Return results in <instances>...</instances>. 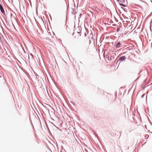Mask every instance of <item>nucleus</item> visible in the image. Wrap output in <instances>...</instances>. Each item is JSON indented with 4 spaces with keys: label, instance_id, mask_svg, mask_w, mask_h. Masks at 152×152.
<instances>
[{
    "label": "nucleus",
    "instance_id": "0eeeda50",
    "mask_svg": "<svg viewBox=\"0 0 152 152\" xmlns=\"http://www.w3.org/2000/svg\"><path fill=\"white\" fill-rule=\"evenodd\" d=\"M118 1H120L121 2H124V0H118Z\"/></svg>",
    "mask_w": 152,
    "mask_h": 152
},
{
    "label": "nucleus",
    "instance_id": "f257e3e1",
    "mask_svg": "<svg viewBox=\"0 0 152 152\" xmlns=\"http://www.w3.org/2000/svg\"><path fill=\"white\" fill-rule=\"evenodd\" d=\"M0 9L2 13H4V11L3 9V7L1 5V4H0Z\"/></svg>",
    "mask_w": 152,
    "mask_h": 152
},
{
    "label": "nucleus",
    "instance_id": "9d476101",
    "mask_svg": "<svg viewBox=\"0 0 152 152\" xmlns=\"http://www.w3.org/2000/svg\"><path fill=\"white\" fill-rule=\"evenodd\" d=\"M129 28H132V26H129Z\"/></svg>",
    "mask_w": 152,
    "mask_h": 152
},
{
    "label": "nucleus",
    "instance_id": "423d86ee",
    "mask_svg": "<svg viewBox=\"0 0 152 152\" xmlns=\"http://www.w3.org/2000/svg\"><path fill=\"white\" fill-rule=\"evenodd\" d=\"M87 49V50L88 49H89V45H86V46Z\"/></svg>",
    "mask_w": 152,
    "mask_h": 152
},
{
    "label": "nucleus",
    "instance_id": "7ed1b4c3",
    "mask_svg": "<svg viewBox=\"0 0 152 152\" xmlns=\"http://www.w3.org/2000/svg\"><path fill=\"white\" fill-rule=\"evenodd\" d=\"M121 45V44L119 42H118L117 43V45H116V48H120Z\"/></svg>",
    "mask_w": 152,
    "mask_h": 152
},
{
    "label": "nucleus",
    "instance_id": "39448f33",
    "mask_svg": "<svg viewBox=\"0 0 152 152\" xmlns=\"http://www.w3.org/2000/svg\"><path fill=\"white\" fill-rule=\"evenodd\" d=\"M2 37V35L1 33H0V40H1Z\"/></svg>",
    "mask_w": 152,
    "mask_h": 152
},
{
    "label": "nucleus",
    "instance_id": "1a4fd4ad",
    "mask_svg": "<svg viewBox=\"0 0 152 152\" xmlns=\"http://www.w3.org/2000/svg\"><path fill=\"white\" fill-rule=\"evenodd\" d=\"M119 30H120V29L119 28H118V29H117V31H119Z\"/></svg>",
    "mask_w": 152,
    "mask_h": 152
},
{
    "label": "nucleus",
    "instance_id": "20e7f679",
    "mask_svg": "<svg viewBox=\"0 0 152 152\" xmlns=\"http://www.w3.org/2000/svg\"><path fill=\"white\" fill-rule=\"evenodd\" d=\"M125 59V57L124 56H121L119 58V60L122 61H123Z\"/></svg>",
    "mask_w": 152,
    "mask_h": 152
},
{
    "label": "nucleus",
    "instance_id": "6e6552de",
    "mask_svg": "<svg viewBox=\"0 0 152 152\" xmlns=\"http://www.w3.org/2000/svg\"><path fill=\"white\" fill-rule=\"evenodd\" d=\"M145 96V94H143L142 96H141V97L142 98L143 97Z\"/></svg>",
    "mask_w": 152,
    "mask_h": 152
},
{
    "label": "nucleus",
    "instance_id": "f03ea898",
    "mask_svg": "<svg viewBox=\"0 0 152 152\" xmlns=\"http://www.w3.org/2000/svg\"><path fill=\"white\" fill-rule=\"evenodd\" d=\"M134 20H136V21H137L138 20V16L137 15L136 13H134Z\"/></svg>",
    "mask_w": 152,
    "mask_h": 152
}]
</instances>
